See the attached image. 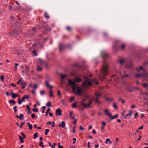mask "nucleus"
I'll use <instances>...</instances> for the list:
<instances>
[{
	"label": "nucleus",
	"mask_w": 148,
	"mask_h": 148,
	"mask_svg": "<svg viewBox=\"0 0 148 148\" xmlns=\"http://www.w3.org/2000/svg\"><path fill=\"white\" fill-rule=\"evenodd\" d=\"M129 76L128 74L123 75H121V78L124 79L126 77H128Z\"/></svg>",
	"instance_id": "27"
},
{
	"label": "nucleus",
	"mask_w": 148,
	"mask_h": 148,
	"mask_svg": "<svg viewBox=\"0 0 148 148\" xmlns=\"http://www.w3.org/2000/svg\"><path fill=\"white\" fill-rule=\"evenodd\" d=\"M109 141L110 142V143H112L111 141H110V139L108 138L106 140V141L105 142L106 144H107L108 143V142Z\"/></svg>",
	"instance_id": "38"
},
{
	"label": "nucleus",
	"mask_w": 148,
	"mask_h": 148,
	"mask_svg": "<svg viewBox=\"0 0 148 148\" xmlns=\"http://www.w3.org/2000/svg\"><path fill=\"white\" fill-rule=\"evenodd\" d=\"M13 109L14 110V111L15 112H16L17 111L18 109L17 106H14L13 107Z\"/></svg>",
	"instance_id": "28"
},
{
	"label": "nucleus",
	"mask_w": 148,
	"mask_h": 148,
	"mask_svg": "<svg viewBox=\"0 0 148 148\" xmlns=\"http://www.w3.org/2000/svg\"><path fill=\"white\" fill-rule=\"evenodd\" d=\"M51 123H52V124L51 125L52 127H54L55 126V125H54L55 124V122L53 121Z\"/></svg>",
	"instance_id": "63"
},
{
	"label": "nucleus",
	"mask_w": 148,
	"mask_h": 148,
	"mask_svg": "<svg viewBox=\"0 0 148 148\" xmlns=\"http://www.w3.org/2000/svg\"><path fill=\"white\" fill-rule=\"evenodd\" d=\"M135 88L134 87H132L131 88H129L127 89V90L128 91L130 92H134L135 90Z\"/></svg>",
	"instance_id": "18"
},
{
	"label": "nucleus",
	"mask_w": 148,
	"mask_h": 148,
	"mask_svg": "<svg viewBox=\"0 0 148 148\" xmlns=\"http://www.w3.org/2000/svg\"><path fill=\"white\" fill-rule=\"evenodd\" d=\"M82 77L84 79L82 83V85L84 87H89L92 85V82L90 80L88 76L86 75H83Z\"/></svg>",
	"instance_id": "3"
},
{
	"label": "nucleus",
	"mask_w": 148,
	"mask_h": 148,
	"mask_svg": "<svg viewBox=\"0 0 148 148\" xmlns=\"http://www.w3.org/2000/svg\"><path fill=\"white\" fill-rule=\"evenodd\" d=\"M43 144V142L42 141H40L39 142V145L41 146Z\"/></svg>",
	"instance_id": "55"
},
{
	"label": "nucleus",
	"mask_w": 148,
	"mask_h": 148,
	"mask_svg": "<svg viewBox=\"0 0 148 148\" xmlns=\"http://www.w3.org/2000/svg\"><path fill=\"white\" fill-rule=\"evenodd\" d=\"M19 119L21 120H23L24 118V116L21 113L20 114V115L19 117Z\"/></svg>",
	"instance_id": "22"
},
{
	"label": "nucleus",
	"mask_w": 148,
	"mask_h": 148,
	"mask_svg": "<svg viewBox=\"0 0 148 148\" xmlns=\"http://www.w3.org/2000/svg\"><path fill=\"white\" fill-rule=\"evenodd\" d=\"M21 135L23 136V138H25L26 137V136L23 133H21Z\"/></svg>",
	"instance_id": "46"
},
{
	"label": "nucleus",
	"mask_w": 148,
	"mask_h": 148,
	"mask_svg": "<svg viewBox=\"0 0 148 148\" xmlns=\"http://www.w3.org/2000/svg\"><path fill=\"white\" fill-rule=\"evenodd\" d=\"M65 122L62 121L61 123H60L58 125L59 127H61L62 128H64L65 127Z\"/></svg>",
	"instance_id": "12"
},
{
	"label": "nucleus",
	"mask_w": 148,
	"mask_h": 148,
	"mask_svg": "<svg viewBox=\"0 0 148 148\" xmlns=\"http://www.w3.org/2000/svg\"><path fill=\"white\" fill-rule=\"evenodd\" d=\"M32 53L34 54V55L35 56L37 55V54L36 53V51L35 50H34L33 52Z\"/></svg>",
	"instance_id": "49"
},
{
	"label": "nucleus",
	"mask_w": 148,
	"mask_h": 148,
	"mask_svg": "<svg viewBox=\"0 0 148 148\" xmlns=\"http://www.w3.org/2000/svg\"><path fill=\"white\" fill-rule=\"evenodd\" d=\"M18 104H20V105L21 104V103H22V101L21 100L20 98H19L18 99Z\"/></svg>",
	"instance_id": "43"
},
{
	"label": "nucleus",
	"mask_w": 148,
	"mask_h": 148,
	"mask_svg": "<svg viewBox=\"0 0 148 148\" xmlns=\"http://www.w3.org/2000/svg\"><path fill=\"white\" fill-rule=\"evenodd\" d=\"M108 111L107 109H106L105 110L104 113L105 115L108 116H111V114L110 113H108Z\"/></svg>",
	"instance_id": "16"
},
{
	"label": "nucleus",
	"mask_w": 148,
	"mask_h": 148,
	"mask_svg": "<svg viewBox=\"0 0 148 148\" xmlns=\"http://www.w3.org/2000/svg\"><path fill=\"white\" fill-rule=\"evenodd\" d=\"M26 108L28 109V110H30V107L28 105H26Z\"/></svg>",
	"instance_id": "60"
},
{
	"label": "nucleus",
	"mask_w": 148,
	"mask_h": 148,
	"mask_svg": "<svg viewBox=\"0 0 148 148\" xmlns=\"http://www.w3.org/2000/svg\"><path fill=\"white\" fill-rule=\"evenodd\" d=\"M95 98H94L95 103L97 104H99L101 103V102L99 101V98L101 96V94L99 93L95 92Z\"/></svg>",
	"instance_id": "6"
},
{
	"label": "nucleus",
	"mask_w": 148,
	"mask_h": 148,
	"mask_svg": "<svg viewBox=\"0 0 148 148\" xmlns=\"http://www.w3.org/2000/svg\"><path fill=\"white\" fill-rule=\"evenodd\" d=\"M124 59H121V60H120L119 61V63L121 65H122V64L124 62Z\"/></svg>",
	"instance_id": "34"
},
{
	"label": "nucleus",
	"mask_w": 148,
	"mask_h": 148,
	"mask_svg": "<svg viewBox=\"0 0 148 148\" xmlns=\"http://www.w3.org/2000/svg\"><path fill=\"white\" fill-rule=\"evenodd\" d=\"M37 84H36L34 85V86H33V88L34 89H36L37 88Z\"/></svg>",
	"instance_id": "59"
},
{
	"label": "nucleus",
	"mask_w": 148,
	"mask_h": 148,
	"mask_svg": "<svg viewBox=\"0 0 148 148\" xmlns=\"http://www.w3.org/2000/svg\"><path fill=\"white\" fill-rule=\"evenodd\" d=\"M18 136L19 137V139L20 140V141L21 143H23L24 142L23 139L24 138H22V137L20 135H19Z\"/></svg>",
	"instance_id": "23"
},
{
	"label": "nucleus",
	"mask_w": 148,
	"mask_h": 148,
	"mask_svg": "<svg viewBox=\"0 0 148 148\" xmlns=\"http://www.w3.org/2000/svg\"><path fill=\"white\" fill-rule=\"evenodd\" d=\"M37 65L39 66H45L46 68L48 67L47 62L41 59H38L37 60Z\"/></svg>",
	"instance_id": "5"
},
{
	"label": "nucleus",
	"mask_w": 148,
	"mask_h": 148,
	"mask_svg": "<svg viewBox=\"0 0 148 148\" xmlns=\"http://www.w3.org/2000/svg\"><path fill=\"white\" fill-rule=\"evenodd\" d=\"M9 102L10 103H13L14 104L16 103V102L14 100H11L9 101Z\"/></svg>",
	"instance_id": "31"
},
{
	"label": "nucleus",
	"mask_w": 148,
	"mask_h": 148,
	"mask_svg": "<svg viewBox=\"0 0 148 148\" xmlns=\"http://www.w3.org/2000/svg\"><path fill=\"white\" fill-rule=\"evenodd\" d=\"M102 125L103 126H104L106 125V123L104 122H103L102 123Z\"/></svg>",
	"instance_id": "58"
},
{
	"label": "nucleus",
	"mask_w": 148,
	"mask_h": 148,
	"mask_svg": "<svg viewBox=\"0 0 148 148\" xmlns=\"http://www.w3.org/2000/svg\"><path fill=\"white\" fill-rule=\"evenodd\" d=\"M56 114L57 116H61L62 115V112L61 109L60 108H58L56 110Z\"/></svg>",
	"instance_id": "11"
},
{
	"label": "nucleus",
	"mask_w": 148,
	"mask_h": 148,
	"mask_svg": "<svg viewBox=\"0 0 148 148\" xmlns=\"http://www.w3.org/2000/svg\"><path fill=\"white\" fill-rule=\"evenodd\" d=\"M38 133H36L35 134H34V136L33 137V138L34 139H36L38 137Z\"/></svg>",
	"instance_id": "30"
},
{
	"label": "nucleus",
	"mask_w": 148,
	"mask_h": 148,
	"mask_svg": "<svg viewBox=\"0 0 148 148\" xmlns=\"http://www.w3.org/2000/svg\"><path fill=\"white\" fill-rule=\"evenodd\" d=\"M84 99H83V102H82L81 103V106H83V109L89 107L92 102V101H89V103L88 104H86L83 103V102L84 101Z\"/></svg>",
	"instance_id": "8"
},
{
	"label": "nucleus",
	"mask_w": 148,
	"mask_h": 148,
	"mask_svg": "<svg viewBox=\"0 0 148 148\" xmlns=\"http://www.w3.org/2000/svg\"><path fill=\"white\" fill-rule=\"evenodd\" d=\"M143 69V67L141 66H140L139 67V68H137V70L138 72H139L140 70H142Z\"/></svg>",
	"instance_id": "33"
},
{
	"label": "nucleus",
	"mask_w": 148,
	"mask_h": 148,
	"mask_svg": "<svg viewBox=\"0 0 148 148\" xmlns=\"http://www.w3.org/2000/svg\"><path fill=\"white\" fill-rule=\"evenodd\" d=\"M128 116H132V111L131 110H130L129 111V114H127L126 115V116L125 117V118L126 119V117Z\"/></svg>",
	"instance_id": "26"
},
{
	"label": "nucleus",
	"mask_w": 148,
	"mask_h": 148,
	"mask_svg": "<svg viewBox=\"0 0 148 148\" xmlns=\"http://www.w3.org/2000/svg\"><path fill=\"white\" fill-rule=\"evenodd\" d=\"M101 55L103 58V60H105L109 57V55L107 52L105 51H103L101 52Z\"/></svg>",
	"instance_id": "9"
},
{
	"label": "nucleus",
	"mask_w": 148,
	"mask_h": 148,
	"mask_svg": "<svg viewBox=\"0 0 148 148\" xmlns=\"http://www.w3.org/2000/svg\"><path fill=\"white\" fill-rule=\"evenodd\" d=\"M92 128V126L91 125H90L89 126V128H88V130H90Z\"/></svg>",
	"instance_id": "64"
},
{
	"label": "nucleus",
	"mask_w": 148,
	"mask_h": 148,
	"mask_svg": "<svg viewBox=\"0 0 148 148\" xmlns=\"http://www.w3.org/2000/svg\"><path fill=\"white\" fill-rule=\"evenodd\" d=\"M25 123V121L21 123V124L20 126V128H22L23 125Z\"/></svg>",
	"instance_id": "47"
},
{
	"label": "nucleus",
	"mask_w": 148,
	"mask_h": 148,
	"mask_svg": "<svg viewBox=\"0 0 148 148\" xmlns=\"http://www.w3.org/2000/svg\"><path fill=\"white\" fill-rule=\"evenodd\" d=\"M44 16L47 19H48L49 18V16L48 15L47 12H45L44 13Z\"/></svg>",
	"instance_id": "25"
},
{
	"label": "nucleus",
	"mask_w": 148,
	"mask_h": 148,
	"mask_svg": "<svg viewBox=\"0 0 148 148\" xmlns=\"http://www.w3.org/2000/svg\"><path fill=\"white\" fill-rule=\"evenodd\" d=\"M127 67L129 69H131L132 67V64H130L129 65H127Z\"/></svg>",
	"instance_id": "41"
},
{
	"label": "nucleus",
	"mask_w": 148,
	"mask_h": 148,
	"mask_svg": "<svg viewBox=\"0 0 148 148\" xmlns=\"http://www.w3.org/2000/svg\"><path fill=\"white\" fill-rule=\"evenodd\" d=\"M103 35L104 36H106L107 35V34L106 32H104L103 33Z\"/></svg>",
	"instance_id": "61"
},
{
	"label": "nucleus",
	"mask_w": 148,
	"mask_h": 148,
	"mask_svg": "<svg viewBox=\"0 0 148 148\" xmlns=\"http://www.w3.org/2000/svg\"><path fill=\"white\" fill-rule=\"evenodd\" d=\"M72 107L73 108H75L77 107V106L76 105V102L74 103H73L72 105Z\"/></svg>",
	"instance_id": "37"
},
{
	"label": "nucleus",
	"mask_w": 148,
	"mask_h": 148,
	"mask_svg": "<svg viewBox=\"0 0 148 148\" xmlns=\"http://www.w3.org/2000/svg\"><path fill=\"white\" fill-rule=\"evenodd\" d=\"M84 129V128L82 126H80V129L81 130H83Z\"/></svg>",
	"instance_id": "62"
},
{
	"label": "nucleus",
	"mask_w": 148,
	"mask_h": 148,
	"mask_svg": "<svg viewBox=\"0 0 148 148\" xmlns=\"http://www.w3.org/2000/svg\"><path fill=\"white\" fill-rule=\"evenodd\" d=\"M61 101L62 102V103L64 105H65V102H64V100H63V99H62L61 100Z\"/></svg>",
	"instance_id": "56"
},
{
	"label": "nucleus",
	"mask_w": 148,
	"mask_h": 148,
	"mask_svg": "<svg viewBox=\"0 0 148 148\" xmlns=\"http://www.w3.org/2000/svg\"><path fill=\"white\" fill-rule=\"evenodd\" d=\"M0 79L2 80H3L4 79V76L3 75L1 76Z\"/></svg>",
	"instance_id": "54"
},
{
	"label": "nucleus",
	"mask_w": 148,
	"mask_h": 148,
	"mask_svg": "<svg viewBox=\"0 0 148 148\" xmlns=\"http://www.w3.org/2000/svg\"><path fill=\"white\" fill-rule=\"evenodd\" d=\"M93 82H95L96 84H99V82L98 81L96 80V79H94L92 80Z\"/></svg>",
	"instance_id": "40"
},
{
	"label": "nucleus",
	"mask_w": 148,
	"mask_h": 148,
	"mask_svg": "<svg viewBox=\"0 0 148 148\" xmlns=\"http://www.w3.org/2000/svg\"><path fill=\"white\" fill-rule=\"evenodd\" d=\"M66 29L68 31H71L72 30V28L69 26H67L66 28Z\"/></svg>",
	"instance_id": "35"
},
{
	"label": "nucleus",
	"mask_w": 148,
	"mask_h": 148,
	"mask_svg": "<svg viewBox=\"0 0 148 148\" xmlns=\"http://www.w3.org/2000/svg\"><path fill=\"white\" fill-rule=\"evenodd\" d=\"M70 117L71 119L74 120L75 119V117L73 116V115L70 116Z\"/></svg>",
	"instance_id": "51"
},
{
	"label": "nucleus",
	"mask_w": 148,
	"mask_h": 148,
	"mask_svg": "<svg viewBox=\"0 0 148 148\" xmlns=\"http://www.w3.org/2000/svg\"><path fill=\"white\" fill-rule=\"evenodd\" d=\"M26 123L27 124L28 126L29 127V129L30 130H32V125H31L29 123L26 122Z\"/></svg>",
	"instance_id": "24"
},
{
	"label": "nucleus",
	"mask_w": 148,
	"mask_h": 148,
	"mask_svg": "<svg viewBox=\"0 0 148 148\" xmlns=\"http://www.w3.org/2000/svg\"><path fill=\"white\" fill-rule=\"evenodd\" d=\"M59 50L60 51H62L65 48V46L63 44L60 43L59 45Z\"/></svg>",
	"instance_id": "10"
},
{
	"label": "nucleus",
	"mask_w": 148,
	"mask_h": 148,
	"mask_svg": "<svg viewBox=\"0 0 148 148\" xmlns=\"http://www.w3.org/2000/svg\"><path fill=\"white\" fill-rule=\"evenodd\" d=\"M21 84L22 86V89H24L25 88L26 86V84L24 82H22L21 83Z\"/></svg>",
	"instance_id": "20"
},
{
	"label": "nucleus",
	"mask_w": 148,
	"mask_h": 148,
	"mask_svg": "<svg viewBox=\"0 0 148 148\" xmlns=\"http://www.w3.org/2000/svg\"><path fill=\"white\" fill-rule=\"evenodd\" d=\"M60 75L61 76V80H63L66 77V75H63L62 74H60Z\"/></svg>",
	"instance_id": "19"
},
{
	"label": "nucleus",
	"mask_w": 148,
	"mask_h": 148,
	"mask_svg": "<svg viewBox=\"0 0 148 148\" xmlns=\"http://www.w3.org/2000/svg\"><path fill=\"white\" fill-rule=\"evenodd\" d=\"M45 93V91L44 90H42L40 92V94L41 95H43Z\"/></svg>",
	"instance_id": "53"
},
{
	"label": "nucleus",
	"mask_w": 148,
	"mask_h": 148,
	"mask_svg": "<svg viewBox=\"0 0 148 148\" xmlns=\"http://www.w3.org/2000/svg\"><path fill=\"white\" fill-rule=\"evenodd\" d=\"M109 117H110V119H111V120H113L114 119L117 118L118 117V115L117 114H116V115H114L112 116H109Z\"/></svg>",
	"instance_id": "21"
},
{
	"label": "nucleus",
	"mask_w": 148,
	"mask_h": 148,
	"mask_svg": "<svg viewBox=\"0 0 148 148\" xmlns=\"http://www.w3.org/2000/svg\"><path fill=\"white\" fill-rule=\"evenodd\" d=\"M33 110L34 112H38V108H33Z\"/></svg>",
	"instance_id": "45"
},
{
	"label": "nucleus",
	"mask_w": 148,
	"mask_h": 148,
	"mask_svg": "<svg viewBox=\"0 0 148 148\" xmlns=\"http://www.w3.org/2000/svg\"><path fill=\"white\" fill-rule=\"evenodd\" d=\"M42 68L40 66L37 65L36 70L38 71H41Z\"/></svg>",
	"instance_id": "17"
},
{
	"label": "nucleus",
	"mask_w": 148,
	"mask_h": 148,
	"mask_svg": "<svg viewBox=\"0 0 148 148\" xmlns=\"http://www.w3.org/2000/svg\"><path fill=\"white\" fill-rule=\"evenodd\" d=\"M45 84L47 86V87L50 88V89L49 93V96L50 97H53V92L52 90H51V89H52L53 88V86H52L50 85L48 82V81H46L45 82Z\"/></svg>",
	"instance_id": "7"
},
{
	"label": "nucleus",
	"mask_w": 148,
	"mask_h": 148,
	"mask_svg": "<svg viewBox=\"0 0 148 148\" xmlns=\"http://www.w3.org/2000/svg\"><path fill=\"white\" fill-rule=\"evenodd\" d=\"M75 99V97H72L69 99V101L70 102H72Z\"/></svg>",
	"instance_id": "39"
},
{
	"label": "nucleus",
	"mask_w": 148,
	"mask_h": 148,
	"mask_svg": "<svg viewBox=\"0 0 148 148\" xmlns=\"http://www.w3.org/2000/svg\"><path fill=\"white\" fill-rule=\"evenodd\" d=\"M81 81L82 79L79 78H75L74 81L68 79L69 86L72 88L73 92L75 94H80L82 92V90L80 87L76 85L75 82H79Z\"/></svg>",
	"instance_id": "1"
},
{
	"label": "nucleus",
	"mask_w": 148,
	"mask_h": 148,
	"mask_svg": "<svg viewBox=\"0 0 148 148\" xmlns=\"http://www.w3.org/2000/svg\"><path fill=\"white\" fill-rule=\"evenodd\" d=\"M46 106L48 107H51V104L50 102H48L46 104Z\"/></svg>",
	"instance_id": "42"
},
{
	"label": "nucleus",
	"mask_w": 148,
	"mask_h": 148,
	"mask_svg": "<svg viewBox=\"0 0 148 148\" xmlns=\"http://www.w3.org/2000/svg\"><path fill=\"white\" fill-rule=\"evenodd\" d=\"M135 77L137 78L143 77V80L148 81V73L146 72H144L143 73L140 74H136L135 75Z\"/></svg>",
	"instance_id": "4"
},
{
	"label": "nucleus",
	"mask_w": 148,
	"mask_h": 148,
	"mask_svg": "<svg viewBox=\"0 0 148 148\" xmlns=\"http://www.w3.org/2000/svg\"><path fill=\"white\" fill-rule=\"evenodd\" d=\"M31 116L32 118H34L35 117V115L34 114H32Z\"/></svg>",
	"instance_id": "57"
},
{
	"label": "nucleus",
	"mask_w": 148,
	"mask_h": 148,
	"mask_svg": "<svg viewBox=\"0 0 148 148\" xmlns=\"http://www.w3.org/2000/svg\"><path fill=\"white\" fill-rule=\"evenodd\" d=\"M11 94L12 95V97L13 99H14L16 96H18L19 95L18 94H14L12 92V91H11Z\"/></svg>",
	"instance_id": "14"
},
{
	"label": "nucleus",
	"mask_w": 148,
	"mask_h": 148,
	"mask_svg": "<svg viewBox=\"0 0 148 148\" xmlns=\"http://www.w3.org/2000/svg\"><path fill=\"white\" fill-rule=\"evenodd\" d=\"M49 129H46L45 130V135H47L48 133V132L49 131Z\"/></svg>",
	"instance_id": "36"
},
{
	"label": "nucleus",
	"mask_w": 148,
	"mask_h": 148,
	"mask_svg": "<svg viewBox=\"0 0 148 148\" xmlns=\"http://www.w3.org/2000/svg\"><path fill=\"white\" fill-rule=\"evenodd\" d=\"M138 117V114L137 112H136L135 113L134 116V118L136 119L137 117Z\"/></svg>",
	"instance_id": "44"
},
{
	"label": "nucleus",
	"mask_w": 148,
	"mask_h": 148,
	"mask_svg": "<svg viewBox=\"0 0 148 148\" xmlns=\"http://www.w3.org/2000/svg\"><path fill=\"white\" fill-rule=\"evenodd\" d=\"M19 34L18 32L16 30L13 31L11 34L12 35H16Z\"/></svg>",
	"instance_id": "15"
},
{
	"label": "nucleus",
	"mask_w": 148,
	"mask_h": 148,
	"mask_svg": "<svg viewBox=\"0 0 148 148\" xmlns=\"http://www.w3.org/2000/svg\"><path fill=\"white\" fill-rule=\"evenodd\" d=\"M29 68V66L28 65H26L25 67V69L27 71H28Z\"/></svg>",
	"instance_id": "48"
},
{
	"label": "nucleus",
	"mask_w": 148,
	"mask_h": 148,
	"mask_svg": "<svg viewBox=\"0 0 148 148\" xmlns=\"http://www.w3.org/2000/svg\"><path fill=\"white\" fill-rule=\"evenodd\" d=\"M143 86L145 88H147L148 87V84L147 83H143L142 84Z\"/></svg>",
	"instance_id": "32"
},
{
	"label": "nucleus",
	"mask_w": 148,
	"mask_h": 148,
	"mask_svg": "<svg viewBox=\"0 0 148 148\" xmlns=\"http://www.w3.org/2000/svg\"><path fill=\"white\" fill-rule=\"evenodd\" d=\"M113 106L114 108L115 109H116L117 108V106L116 105L115 103H114L113 104Z\"/></svg>",
	"instance_id": "52"
},
{
	"label": "nucleus",
	"mask_w": 148,
	"mask_h": 148,
	"mask_svg": "<svg viewBox=\"0 0 148 148\" xmlns=\"http://www.w3.org/2000/svg\"><path fill=\"white\" fill-rule=\"evenodd\" d=\"M125 44H123L121 45V47L120 49H121L123 50L124 49H125Z\"/></svg>",
	"instance_id": "29"
},
{
	"label": "nucleus",
	"mask_w": 148,
	"mask_h": 148,
	"mask_svg": "<svg viewBox=\"0 0 148 148\" xmlns=\"http://www.w3.org/2000/svg\"><path fill=\"white\" fill-rule=\"evenodd\" d=\"M73 144H74L76 141V139L75 138H73Z\"/></svg>",
	"instance_id": "50"
},
{
	"label": "nucleus",
	"mask_w": 148,
	"mask_h": 148,
	"mask_svg": "<svg viewBox=\"0 0 148 148\" xmlns=\"http://www.w3.org/2000/svg\"><path fill=\"white\" fill-rule=\"evenodd\" d=\"M108 64L106 62H104L103 67L101 71V76H99V78L100 80H103L105 78L104 76H106L108 74Z\"/></svg>",
	"instance_id": "2"
},
{
	"label": "nucleus",
	"mask_w": 148,
	"mask_h": 148,
	"mask_svg": "<svg viewBox=\"0 0 148 148\" xmlns=\"http://www.w3.org/2000/svg\"><path fill=\"white\" fill-rule=\"evenodd\" d=\"M30 98V96L29 95H25V96L23 97L22 98V101L23 102H25V99H26L27 100H28Z\"/></svg>",
	"instance_id": "13"
}]
</instances>
